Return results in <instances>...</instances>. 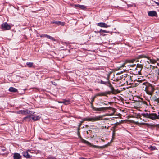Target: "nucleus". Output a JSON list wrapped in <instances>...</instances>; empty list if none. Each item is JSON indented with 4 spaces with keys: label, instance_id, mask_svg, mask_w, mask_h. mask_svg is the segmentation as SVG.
Masks as SVG:
<instances>
[{
    "label": "nucleus",
    "instance_id": "obj_27",
    "mask_svg": "<svg viewBox=\"0 0 159 159\" xmlns=\"http://www.w3.org/2000/svg\"><path fill=\"white\" fill-rule=\"evenodd\" d=\"M150 61L152 63H155L156 62V61L153 59H150Z\"/></svg>",
    "mask_w": 159,
    "mask_h": 159
},
{
    "label": "nucleus",
    "instance_id": "obj_6",
    "mask_svg": "<svg viewBox=\"0 0 159 159\" xmlns=\"http://www.w3.org/2000/svg\"><path fill=\"white\" fill-rule=\"evenodd\" d=\"M16 113L18 114H21L24 115H27L29 114H31L32 112L31 111H29L27 110H20L16 112Z\"/></svg>",
    "mask_w": 159,
    "mask_h": 159
},
{
    "label": "nucleus",
    "instance_id": "obj_41",
    "mask_svg": "<svg viewBox=\"0 0 159 159\" xmlns=\"http://www.w3.org/2000/svg\"><path fill=\"white\" fill-rule=\"evenodd\" d=\"M139 72H140V71H138V73H139Z\"/></svg>",
    "mask_w": 159,
    "mask_h": 159
},
{
    "label": "nucleus",
    "instance_id": "obj_8",
    "mask_svg": "<svg viewBox=\"0 0 159 159\" xmlns=\"http://www.w3.org/2000/svg\"><path fill=\"white\" fill-rule=\"evenodd\" d=\"M148 15L150 16H157L156 12L154 11H150L148 12Z\"/></svg>",
    "mask_w": 159,
    "mask_h": 159
},
{
    "label": "nucleus",
    "instance_id": "obj_30",
    "mask_svg": "<svg viewBox=\"0 0 159 159\" xmlns=\"http://www.w3.org/2000/svg\"><path fill=\"white\" fill-rule=\"evenodd\" d=\"M51 82L52 83V84L53 85H55V86L57 85V83L56 82H52V81H51Z\"/></svg>",
    "mask_w": 159,
    "mask_h": 159
},
{
    "label": "nucleus",
    "instance_id": "obj_21",
    "mask_svg": "<svg viewBox=\"0 0 159 159\" xmlns=\"http://www.w3.org/2000/svg\"><path fill=\"white\" fill-rule=\"evenodd\" d=\"M143 65L140 64H137L136 66V68H139L140 69V70H141L143 67Z\"/></svg>",
    "mask_w": 159,
    "mask_h": 159
},
{
    "label": "nucleus",
    "instance_id": "obj_17",
    "mask_svg": "<svg viewBox=\"0 0 159 159\" xmlns=\"http://www.w3.org/2000/svg\"><path fill=\"white\" fill-rule=\"evenodd\" d=\"M75 7H78L82 9H83L85 8V7L83 5H79V4L75 5Z\"/></svg>",
    "mask_w": 159,
    "mask_h": 159
},
{
    "label": "nucleus",
    "instance_id": "obj_7",
    "mask_svg": "<svg viewBox=\"0 0 159 159\" xmlns=\"http://www.w3.org/2000/svg\"><path fill=\"white\" fill-rule=\"evenodd\" d=\"M1 28L4 30H8L11 29V26L7 22H5L2 24Z\"/></svg>",
    "mask_w": 159,
    "mask_h": 159
},
{
    "label": "nucleus",
    "instance_id": "obj_32",
    "mask_svg": "<svg viewBox=\"0 0 159 159\" xmlns=\"http://www.w3.org/2000/svg\"><path fill=\"white\" fill-rule=\"evenodd\" d=\"M59 103H64V101H59L58 102Z\"/></svg>",
    "mask_w": 159,
    "mask_h": 159
},
{
    "label": "nucleus",
    "instance_id": "obj_22",
    "mask_svg": "<svg viewBox=\"0 0 159 159\" xmlns=\"http://www.w3.org/2000/svg\"><path fill=\"white\" fill-rule=\"evenodd\" d=\"M135 61V60L134 59H131V60H129L126 61V62H129V63H133Z\"/></svg>",
    "mask_w": 159,
    "mask_h": 159
},
{
    "label": "nucleus",
    "instance_id": "obj_23",
    "mask_svg": "<svg viewBox=\"0 0 159 159\" xmlns=\"http://www.w3.org/2000/svg\"><path fill=\"white\" fill-rule=\"evenodd\" d=\"M64 104H65L67 105V104L70 103V101L69 100H64Z\"/></svg>",
    "mask_w": 159,
    "mask_h": 159
},
{
    "label": "nucleus",
    "instance_id": "obj_36",
    "mask_svg": "<svg viewBox=\"0 0 159 159\" xmlns=\"http://www.w3.org/2000/svg\"><path fill=\"white\" fill-rule=\"evenodd\" d=\"M159 124H157L156 125V126L159 127Z\"/></svg>",
    "mask_w": 159,
    "mask_h": 159
},
{
    "label": "nucleus",
    "instance_id": "obj_38",
    "mask_svg": "<svg viewBox=\"0 0 159 159\" xmlns=\"http://www.w3.org/2000/svg\"><path fill=\"white\" fill-rule=\"evenodd\" d=\"M157 65L158 66H159V63H157Z\"/></svg>",
    "mask_w": 159,
    "mask_h": 159
},
{
    "label": "nucleus",
    "instance_id": "obj_31",
    "mask_svg": "<svg viewBox=\"0 0 159 159\" xmlns=\"http://www.w3.org/2000/svg\"><path fill=\"white\" fill-rule=\"evenodd\" d=\"M46 35L47 34H42L40 36L41 37H46Z\"/></svg>",
    "mask_w": 159,
    "mask_h": 159
},
{
    "label": "nucleus",
    "instance_id": "obj_25",
    "mask_svg": "<svg viewBox=\"0 0 159 159\" xmlns=\"http://www.w3.org/2000/svg\"><path fill=\"white\" fill-rule=\"evenodd\" d=\"M149 148L151 150H154L156 149V148L155 146H151Z\"/></svg>",
    "mask_w": 159,
    "mask_h": 159
},
{
    "label": "nucleus",
    "instance_id": "obj_39",
    "mask_svg": "<svg viewBox=\"0 0 159 159\" xmlns=\"http://www.w3.org/2000/svg\"><path fill=\"white\" fill-rule=\"evenodd\" d=\"M113 136H114V132H113Z\"/></svg>",
    "mask_w": 159,
    "mask_h": 159
},
{
    "label": "nucleus",
    "instance_id": "obj_20",
    "mask_svg": "<svg viewBox=\"0 0 159 159\" xmlns=\"http://www.w3.org/2000/svg\"><path fill=\"white\" fill-rule=\"evenodd\" d=\"M98 32L100 33H109L110 32L109 31H107L106 30H105L101 29Z\"/></svg>",
    "mask_w": 159,
    "mask_h": 159
},
{
    "label": "nucleus",
    "instance_id": "obj_10",
    "mask_svg": "<svg viewBox=\"0 0 159 159\" xmlns=\"http://www.w3.org/2000/svg\"><path fill=\"white\" fill-rule=\"evenodd\" d=\"M51 23L55 24H57L58 25H61V26H64L65 25V23L64 22H61L59 21H53L51 22Z\"/></svg>",
    "mask_w": 159,
    "mask_h": 159
},
{
    "label": "nucleus",
    "instance_id": "obj_37",
    "mask_svg": "<svg viewBox=\"0 0 159 159\" xmlns=\"http://www.w3.org/2000/svg\"><path fill=\"white\" fill-rule=\"evenodd\" d=\"M102 104H104L105 105H107V104H106L105 103H104L103 102L102 103Z\"/></svg>",
    "mask_w": 159,
    "mask_h": 159
},
{
    "label": "nucleus",
    "instance_id": "obj_15",
    "mask_svg": "<svg viewBox=\"0 0 159 159\" xmlns=\"http://www.w3.org/2000/svg\"><path fill=\"white\" fill-rule=\"evenodd\" d=\"M96 96H106L105 92H100L98 93L96 95Z\"/></svg>",
    "mask_w": 159,
    "mask_h": 159
},
{
    "label": "nucleus",
    "instance_id": "obj_9",
    "mask_svg": "<svg viewBox=\"0 0 159 159\" xmlns=\"http://www.w3.org/2000/svg\"><path fill=\"white\" fill-rule=\"evenodd\" d=\"M98 26L102 27H105L107 28L110 27V25H108L104 23H99L97 24Z\"/></svg>",
    "mask_w": 159,
    "mask_h": 159
},
{
    "label": "nucleus",
    "instance_id": "obj_35",
    "mask_svg": "<svg viewBox=\"0 0 159 159\" xmlns=\"http://www.w3.org/2000/svg\"><path fill=\"white\" fill-rule=\"evenodd\" d=\"M101 35H102V36H105L106 35L105 34H101Z\"/></svg>",
    "mask_w": 159,
    "mask_h": 159
},
{
    "label": "nucleus",
    "instance_id": "obj_3",
    "mask_svg": "<svg viewBox=\"0 0 159 159\" xmlns=\"http://www.w3.org/2000/svg\"><path fill=\"white\" fill-rule=\"evenodd\" d=\"M107 81H104L102 80H101L100 83L102 84H104L107 86L109 87L111 89V91H108L107 92H105L106 93V96H107V94H110L111 93L112 94L115 93V89L114 87L112 86L111 84L110 83L108 79L107 80Z\"/></svg>",
    "mask_w": 159,
    "mask_h": 159
},
{
    "label": "nucleus",
    "instance_id": "obj_18",
    "mask_svg": "<svg viewBox=\"0 0 159 159\" xmlns=\"http://www.w3.org/2000/svg\"><path fill=\"white\" fill-rule=\"evenodd\" d=\"M34 64L33 62H27L26 63V65L28 67L31 68L33 67Z\"/></svg>",
    "mask_w": 159,
    "mask_h": 159
},
{
    "label": "nucleus",
    "instance_id": "obj_13",
    "mask_svg": "<svg viewBox=\"0 0 159 159\" xmlns=\"http://www.w3.org/2000/svg\"><path fill=\"white\" fill-rule=\"evenodd\" d=\"M23 156L27 158H30L31 157L30 155L28 154L27 152H25L23 153Z\"/></svg>",
    "mask_w": 159,
    "mask_h": 159
},
{
    "label": "nucleus",
    "instance_id": "obj_24",
    "mask_svg": "<svg viewBox=\"0 0 159 159\" xmlns=\"http://www.w3.org/2000/svg\"><path fill=\"white\" fill-rule=\"evenodd\" d=\"M147 58V57L146 56L144 55H140L138 56V58Z\"/></svg>",
    "mask_w": 159,
    "mask_h": 159
},
{
    "label": "nucleus",
    "instance_id": "obj_19",
    "mask_svg": "<svg viewBox=\"0 0 159 159\" xmlns=\"http://www.w3.org/2000/svg\"><path fill=\"white\" fill-rule=\"evenodd\" d=\"M46 37L48 39H49L52 40V41H56L55 39H54L53 37H51V36L49 35H47V34L46 35Z\"/></svg>",
    "mask_w": 159,
    "mask_h": 159
},
{
    "label": "nucleus",
    "instance_id": "obj_16",
    "mask_svg": "<svg viewBox=\"0 0 159 159\" xmlns=\"http://www.w3.org/2000/svg\"><path fill=\"white\" fill-rule=\"evenodd\" d=\"M30 116H27L25 117L23 119L22 121L24 122L25 121H29L30 120Z\"/></svg>",
    "mask_w": 159,
    "mask_h": 159
},
{
    "label": "nucleus",
    "instance_id": "obj_2",
    "mask_svg": "<svg viewBox=\"0 0 159 159\" xmlns=\"http://www.w3.org/2000/svg\"><path fill=\"white\" fill-rule=\"evenodd\" d=\"M102 116H94L91 118H86L83 119V120L80 121V123L79 125V129L80 127L81 126L82 124L83 123L84 121H88L94 122L97 121L102 120Z\"/></svg>",
    "mask_w": 159,
    "mask_h": 159
},
{
    "label": "nucleus",
    "instance_id": "obj_11",
    "mask_svg": "<svg viewBox=\"0 0 159 159\" xmlns=\"http://www.w3.org/2000/svg\"><path fill=\"white\" fill-rule=\"evenodd\" d=\"M13 157L14 159H20L21 156L20 154L16 153L14 154Z\"/></svg>",
    "mask_w": 159,
    "mask_h": 159
},
{
    "label": "nucleus",
    "instance_id": "obj_40",
    "mask_svg": "<svg viewBox=\"0 0 159 159\" xmlns=\"http://www.w3.org/2000/svg\"><path fill=\"white\" fill-rule=\"evenodd\" d=\"M52 159H57L56 158H53Z\"/></svg>",
    "mask_w": 159,
    "mask_h": 159
},
{
    "label": "nucleus",
    "instance_id": "obj_12",
    "mask_svg": "<svg viewBox=\"0 0 159 159\" xmlns=\"http://www.w3.org/2000/svg\"><path fill=\"white\" fill-rule=\"evenodd\" d=\"M40 117L39 116H37L36 115H33L32 117V119L35 121L39 119Z\"/></svg>",
    "mask_w": 159,
    "mask_h": 159
},
{
    "label": "nucleus",
    "instance_id": "obj_5",
    "mask_svg": "<svg viewBox=\"0 0 159 159\" xmlns=\"http://www.w3.org/2000/svg\"><path fill=\"white\" fill-rule=\"evenodd\" d=\"M96 96L95 95V96L93 97L92 98V100H91V102H90V104H91V107L92 108V109L95 111H102V112H105V111L108 109V107H100V108H96L94 107L93 106V102L94 101L96 97Z\"/></svg>",
    "mask_w": 159,
    "mask_h": 159
},
{
    "label": "nucleus",
    "instance_id": "obj_34",
    "mask_svg": "<svg viewBox=\"0 0 159 159\" xmlns=\"http://www.w3.org/2000/svg\"><path fill=\"white\" fill-rule=\"evenodd\" d=\"M155 3L158 6H159V2H155Z\"/></svg>",
    "mask_w": 159,
    "mask_h": 159
},
{
    "label": "nucleus",
    "instance_id": "obj_14",
    "mask_svg": "<svg viewBox=\"0 0 159 159\" xmlns=\"http://www.w3.org/2000/svg\"><path fill=\"white\" fill-rule=\"evenodd\" d=\"M9 91L12 92H18L17 90L16 89L12 87H10L9 89Z\"/></svg>",
    "mask_w": 159,
    "mask_h": 159
},
{
    "label": "nucleus",
    "instance_id": "obj_33",
    "mask_svg": "<svg viewBox=\"0 0 159 159\" xmlns=\"http://www.w3.org/2000/svg\"><path fill=\"white\" fill-rule=\"evenodd\" d=\"M79 159H87L83 157H81Z\"/></svg>",
    "mask_w": 159,
    "mask_h": 159
},
{
    "label": "nucleus",
    "instance_id": "obj_4",
    "mask_svg": "<svg viewBox=\"0 0 159 159\" xmlns=\"http://www.w3.org/2000/svg\"><path fill=\"white\" fill-rule=\"evenodd\" d=\"M142 114L143 116L152 120H159V112H158L157 114L155 113L148 114V113H143Z\"/></svg>",
    "mask_w": 159,
    "mask_h": 159
},
{
    "label": "nucleus",
    "instance_id": "obj_26",
    "mask_svg": "<svg viewBox=\"0 0 159 159\" xmlns=\"http://www.w3.org/2000/svg\"><path fill=\"white\" fill-rule=\"evenodd\" d=\"M83 142L84 143L87 144L88 145H90V143L89 142L84 139L83 140Z\"/></svg>",
    "mask_w": 159,
    "mask_h": 159
},
{
    "label": "nucleus",
    "instance_id": "obj_28",
    "mask_svg": "<svg viewBox=\"0 0 159 159\" xmlns=\"http://www.w3.org/2000/svg\"><path fill=\"white\" fill-rule=\"evenodd\" d=\"M125 62L123 63L121 65V66H119V68H120L121 67H123L124 66V65H125Z\"/></svg>",
    "mask_w": 159,
    "mask_h": 159
},
{
    "label": "nucleus",
    "instance_id": "obj_1",
    "mask_svg": "<svg viewBox=\"0 0 159 159\" xmlns=\"http://www.w3.org/2000/svg\"><path fill=\"white\" fill-rule=\"evenodd\" d=\"M137 83L135 84H140L143 85V89H145V90L146 93L151 96L152 95L155 89L154 87L149 83L144 82V80H137Z\"/></svg>",
    "mask_w": 159,
    "mask_h": 159
},
{
    "label": "nucleus",
    "instance_id": "obj_29",
    "mask_svg": "<svg viewBox=\"0 0 159 159\" xmlns=\"http://www.w3.org/2000/svg\"><path fill=\"white\" fill-rule=\"evenodd\" d=\"M154 101L159 103V98H156L154 100Z\"/></svg>",
    "mask_w": 159,
    "mask_h": 159
}]
</instances>
